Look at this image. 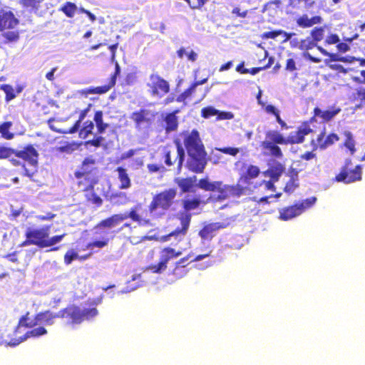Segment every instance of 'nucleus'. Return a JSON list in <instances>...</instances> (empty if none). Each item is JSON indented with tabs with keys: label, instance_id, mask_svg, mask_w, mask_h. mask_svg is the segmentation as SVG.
Returning <instances> with one entry per match:
<instances>
[{
	"label": "nucleus",
	"instance_id": "1",
	"mask_svg": "<svg viewBox=\"0 0 365 365\" xmlns=\"http://www.w3.org/2000/svg\"><path fill=\"white\" fill-rule=\"evenodd\" d=\"M259 172V170L257 167L250 166L247 172V175L241 177L236 186L224 185L221 181L212 182L208 178L200 180L199 186L205 190L217 192V198L219 200L225 199L230 195H241L247 194L250 188L245 187V185L249 184V179L257 177Z\"/></svg>",
	"mask_w": 365,
	"mask_h": 365
},
{
	"label": "nucleus",
	"instance_id": "2",
	"mask_svg": "<svg viewBox=\"0 0 365 365\" xmlns=\"http://www.w3.org/2000/svg\"><path fill=\"white\" fill-rule=\"evenodd\" d=\"M183 135L184 144L189 155L188 168L195 173H202L207 160L206 153L199 133L197 130H192L185 133Z\"/></svg>",
	"mask_w": 365,
	"mask_h": 365
},
{
	"label": "nucleus",
	"instance_id": "3",
	"mask_svg": "<svg viewBox=\"0 0 365 365\" xmlns=\"http://www.w3.org/2000/svg\"><path fill=\"white\" fill-rule=\"evenodd\" d=\"M49 226L40 229L29 228L26 232V240L21 244V246L34 245L41 248L52 247L61 242L66 235L63 234L49 237Z\"/></svg>",
	"mask_w": 365,
	"mask_h": 365
},
{
	"label": "nucleus",
	"instance_id": "4",
	"mask_svg": "<svg viewBox=\"0 0 365 365\" xmlns=\"http://www.w3.org/2000/svg\"><path fill=\"white\" fill-rule=\"evenodd\" d=\"M277 144H287L286 138L281 133L276 130H269L266 133V138L262 143V147L264 153L267 155L273 156L276 158H282V153Z\"/></svg>",
	"mask_w": 365,
	"mask_h": 365
},
{
	"label": "nucleus",
	"instance_id": "5",
	"mask_svg": "<svg viewBox=\"0 0 365 365\" xmlns=\"http://www.w3.org/2000/svg\"><path fill=\"white\" fill-rule=\"evenodd\" d=\"M97 314L98 310L96 308L81 309L76 306H70L54 315L56 316V318H68L72 324H80L84 319H92Z\"/></svg>",
	"mask_w": 365,
	"mask_h": 365
},
{
	"label": "nucleus",
	"instance_id": "6",
	"mask_svg": "<svg viewBox=\"0 0 365 365\" xmlns=\"http://www.w3.org/2000/svg\"><path fill=\"white\" fill-rule=\"evenodd\" d=\"M55 319L56 316L54 314L50 312L38 314L34 318L30 317L29 314H27L20 319L19 327L16 331L17 333L21 332V329L23 327H34L39 326L36 328L37 329L41 327V325H51L53 324ZM43 329H45L44 327Z\"/></svg>",
	"mask_w": 365,
	"mask_h": 365
},
{
	"label": "nucleus",
	"instance_id": "7",
	"mask_svg": "<svg viewBox=\"0 0 365 365\" xmlns=\"http://www.w3.org/2000/svg\"><path fill=\"white\" fill-rule=\"evenodd\" d=\"M317 197H312L304 200L300 203L284 207L279 210L281 220L287 221L302 214L306 210L312 207L316 202Z\"/></svg>",
	"mask_w": 365,
	"mask_h": 365
},
{
	"label": "nucleus",
	"instance_id": "8",
	"mask_svg": "<svg viewBox=\"0 0 365 365\" xmlns=\"http://www.w3.org/2000/svg\"><path fill=\"white\" fill-rule=\"evenodd\" d=\"M46 333V330L42 327L33 329L30 331H27L24 337L18 339H11L10 334L7 333V330L3 327L0 328V345L15 346L21 342L26 340L30 336H39Z\"/></svg>",
	"mask_w": 365,
	"mask_h": 365
},
{
	"label": "nucleus",
	"instance_id": "9",
	"mask_svg": "<svg viewBox=\"0 0 365 365\" xmlns=\"http://www.w3.org/2000/svg\"><path fill=\"white\" fill-rule=\"evenodd\" d=\"M176 194V190L170 188L155 196L150 206V212H153L158 208L168 210L173 204Z\"/></svg>",
	"mask_w": 365,
	"mask_h": 365
},
{
	"label": "nucleus",
	"instance_id": "10",
	"mask_svg": "<svg viewBox=\"0 0 365 365\" xmlns=\"http://www.w3.org/2000/svg\"><path fill=\"white\" fill-rule=\"evenodd\" d=\"M351 164V160H346L344 167L341 172L336 176L337 182H343L344 183H351L361 179V168L359 165L355 167L354 169L349 168Z\"/></svg>",
	"mask_w": 365,
	"mask_h": 365
},
{
	"label": "nucleus",
	"instance_id": "11",
	"mask_svg": "<svg viewBox=\"0 0 365 365\" xmlns=\"http://www.w3.org/2000/svg\"><path fill=\"white\" fill-rule=\"evenodd\" d=\"M148 86L153 97L161 98L169 91L168 83L158 76H151Z\"/></svg>",
	"mask_w": 365,
	"mask_h": 365
},
{
	"label": "nucleus",
	"instance_id": "12",
	"mask_svg": "<svg viewBox=\"0 0 365 365\" xmlns=\"http://www.w3.org/2000/svg\"><path fill=\"white\" fill-rule=\"evenodd\" d=\"M181 254V252H176L173 248H165L160 253V259L159 263L156 265L150 266L147 269H150L155 273H160L166 269L167 263L170 259L177 257Z\"/></svg>",
	"mask_w": 365,
	"mask_h": 365
},
{
	"label": "nucleus",
	"instance_id": "13",
	"mask_svg": "<svg viewBox=\"0 0 365 365\" xmlns=\"http://www.w3.org/2000/svg\"><path fill=\"white\" fill-rule=\"evenodd\" d=\"M15 155L26 161L31 166L37 165L38 153L32 145H28L23 150H17Z\"/></svg>",
	"mask_w": 365,
	"mask_h": 365
},
{
	"label": "nucleus",
	"instance_id": "14",
	"mask_svg": "<svg viewBox=\"0 0 365 365\" xmlns=\"http://www.w3.org/2000/svg\"><path fill=\"white\" fill-rule=\"evenodd\" d=\"M283 170L284 167L282 164L277 165L274 168H272L268 170L267 175L270 178V180L263 181V182L260 184V186L263 187L264 189L273 190L274 187V182L278 180Z\"/></svg>",
	"mask_w": 365,
	"mask_h": 365
},
{
	"label": "nucleus",
	"instance_id": "15",
	"mask_svg": "<svg viewBox=\"0 0 365 365\" xmlns=\"http://www.w3.org/2000/svg\"><path fill=\"white\" fill-rule=\"evenodd\" d=\"M184 150L180 147L179 143L173 148V150H169L166 153L165 163L168 165H171L173 162L178 160V168H180L184 159Z\"/></svg>",
	"mask_w": 365,
	"mask_h": 365
},
{
	"label": "nucleus",
	"instance_id": "16",
	"mask_svg": "<svg viewBox=\"0 0 365 365\" xmlns=\"http://www.w3.org/2000/svg\"><path fill=\"white\" fill-rule=\"evenodd\" d=\"M154 117L155 115L153 113L147 110H142L140 111L133 113L131 118L136 123L138 126H141L145 124L150 123L154 120Z\"/></svg>",
	"mask_w": 365,
	"mask_h": 365
},
{
	"label": "nucleus",
	"instance_id": "17",
	"mask_svg": "<svg viewBox=\"0 0 365 365\" xmlns=\"http://www.w3.org/2000/svg\"><path fill=\"white\" fill-rule=\"evenodd\" d=\"M63 123L61 120H52L48 121V125L51 130L60 133H73L78 130L80 125V120H78L73 126L67 128L62 125Z\"/></svg>",
	"mask_w": 365,
	"mask_h": 365
},
{
	"label": "nucleus",
	"instance_id": "18",
	"mask_svg": "<svg viewBox=\"0 0 365 365\" xmlns=\"http://www.w3.org/2000/svg\"><path fill=\"white\" fill-rule=\"evenodd\" d=\"M18 24L19 20L14 17L11 11L0 13V31L12 29Z\"/></svg>",
	"mask_w": 365,
	"mask_h": 365
},
{
	"label": "nucleus",
	"instance_id": "19",
	"mask_svg": "<svg viewBox=\"0 0 365 365\" xmlns=\"http://www.w3.org/2000/svg\"><path fill=\"white\" fill-rule=\"evenodd\" d=\"M175 182L178 185V186L181 188L182 191L185 192H191L193 191V189L195 186H199V183L195 184L196 177L188 178H178L175 179Z\"/></svg>",
	"mask_w": 365,
	"mask_h": 365
},
{
	"label": "nucleus",
	"instance_id": "20",
	"mask_svg": "<svg viewBox=\"0 0 365 365\" xmlns=\"http://www.w3.org/2000/svg\"><path fill=\"white\" fill-rule=\"evenodd\" d=\"M127 218L128 215L126 213L114 215L112 217L101 221L98 226L109 228L114 227Z\"/></svg>",
	"mask_w": 365,
	"mask_h": 365
},
{
	"label": "nucleus",
	"instance_id": "21",
	"mask_svg": "<svg viewBox=\"0 0 365 365\" xmlns=\"http://www.w3.org/2000/svg\"><path fill=\"white\" fill-rule=\"evenodd\" d=\"M321 21L322 18L319 16L309 18L307 15H303L297 20V24L302 28L311 27L315 24L321 23Z\"/></svg>",
	"mask_w": 365,
	"mask_h": 365
},
{
	"label": "nucleus",
	"instance_id": "22",
	"mask_svg": "<svg viewBox=\"0 0 365 365\" xmlns=\"http://www.w3.org/2000/svg\"><path fill=\"white\" fill-rule=\"evenodd\" d=\"M294 34L293 33H287L286 31H282V30H277V31H268V32H265L262 34V38H276L277 36H282V43H285L287 42V41L290 40L292 36H294Z\"/></svg>",
	"mask_w": 365,
	"mask_h": 365
},
{
	"label": "nucleus",
	"instance_id": "23",
	"mask_svg": "<svg viewBox=\"0 0 365 365\" xmlns=\"http://www.w3.org/2000/svg\"><path fill=\"white\" fill-rule=\"evenodd\" d=\"M324 134L321 133L317 137V145L321 148H326L327 147L332 145L334 142L339 140V137L336 134L332 133L328 135L326 139L324 140Z\"/></svg>",
	"mask_w": 365,
	"mask_h": 365
},
{
	"label": "nucleus",
	"instance_id": "24",
	"mask_svg": "<svg viewBox=\"0 0 365 365\" xmlns=\"http://www.w3.org/2000/svg\"><path fill=\"white\" fill-rule=\"evenodd\" d=\"M284 180L285 181V186L284 190L287 192H292L297 186V172L292 171L290 175H285Z\"/></svg>",
	"mask_w": 365,
	"mask_h": 365
},
{
	"label": "nucleus",
	"instance_id": "25",
	"mask_svg": "<svg viewBox=\"0 0 365 365\" xmlns=\"http://www.w3.org/2000/svg\"><path fill=\"white\" fill-rule=\"evenodd\" d=\"M178 56L180 58L186 57L189 61L195 62L198 57V53L190 48H180L177 51Z\"/></svg>",
	"mask_w": 365,
	"mask_h": 365
},
{
	"label": "nucleus",
	"instance_id": "26",
	"mask_svg": "<svg viewBox=\"0 0 365 365\" xmlns=\"http://www.w3.org/2000/svg\"><path fill=\"white\" fill-rule=\"evenodd\" d=\"M118 178L120 182V187L121 189H127L130 187V180L126 170L123 168H118Z\"/></svg>",
	"mask_w": 365,
	"mask_h": 365
},
{
	"label": "nucleus",
	"instance_id": "27",
	"mask_svg": "<svg viewBox=\"0 0 365 365\" xmlns=\"http://www.w3.org/2000/svg\"><path fill=\"white\" fill-rule=\"evenodd\" d=\"M344 135L345 137L344 143V146L350 151L351 155H354L356 151V148L355 140L352 133L349 131H344Z\"/></svg>",
	"mask_w": 365,
	"mask_h": 365
},
{
	"label": "nucleus",
	"instance_id": "28",
	"mask_svg": "<svg viewBox=\"0 0 365 365\" xmlns=\"http://www.w3.org/2000/svg\"><path fill=\"white\" fill-rule=\"evenodd\" d=\"M339 109L322 110L319 108H316L314 110V113L317 116L321 117L324 120H329L334 118L339 112Z\"/></svg>",
	"mask_w": 365,
	"mask_h": 365
},
{
	"label": "nucleus",
	"instance_id": "29",
	"mask_svg": "<svg viewBox=\"0 0 365 365\" xmlns=\"http://www.w3.org/2000/svg\"><path fill=\"white\" fill-rule=\"evenodd\" d=\"M115 84V76H112L108 84L98 86L90 91L91 93L102 94L108 92Z\"/></svg>",
	"mask_w": 365,
	"mask_h": 365
},
{
	"label": "nucleus",
	"instance_id": "30",
	"mask_svg": "<svg viewBox=\"0 0 365 365\" xmlns=\"http://www.w3.org/2000/svg\"><path fill=\"white\" fill-rule=\"evenodd\" d=\"M207 81V78H205L202 81H197L195 82V83L192 84V86L189 88L187 89V91H185L182 94H181L178 98V101H185L189 96H190L192 95V93L195 91V88L197 86L199 85H202L204 84L205 83H206Z\"/></svg>",
	"mask_w": 365,
	"mask_h": 365
},
{
	"label": "nucleus",
	"instance_id": "31",
	"mask_svg": "<svg viewBox=\"0 0 365 365\" xmlns=\"http://www.w3.org/2000/svg\"><path fill=\"white\" fill-rule=\"evenodd\" d=\"M78 148V144L76 143H66L56 148V150L61 153L71 154Z\"/></svg>",
	"mask_w": 365,
	"mask_h": 365
},
{
	"label": "nucleus",
	"instance_id": "32",
	"mask_svg": "<svg viewBox=\"0 0 365 365\" xmlns=\"http://www.w3.org/2000/svg\"><path fill=\"white\" fill-rule=\"evenodd\" d=\"M167 131L175 130L178 127V120L175 114L170 113L165 118Z\"/></svg>",
	"mask_w": 365,
	"mask_h": 365
},
{
	"label": "nucleus",
	"instance_id": "33",
	"mask_svg": "<svg viewBox=\"0 0 365 365\" xmlns=\"http://www.w3.org/2000/svg\"><path fill=\"white\" fill-rule=\"evenodd\" d=\"M220 227L217 224H212L205 227L200 232V235L202 239H208L212 237V232L218 229Z\"/></svg>",
	"mask_w": 365,
	"mask_h": 365
},
{
	"label": "nucleus",
	"instance_id": "34",
	"mask_svg": "<svg viewBox=\"0 0 365 365\" xmlns=\"http://www.w3.org/2000/svg\"><path fill=\"white\" fill-rule=\"evenodd\" d=\"M77 6L71 2H67L61 8V11L68 16V17H73L76 11L77 10Z\"/></svg>",
	"mask_w": 365,
	"mask_h": 365
},
{
	"label": "nucleus",
	"instance_id": "35",
	"mask_svg": "<svg viewBox=\"0 0 365 365\" xmlns=\"http://www.w3.org/2000/svg\"><path fill=\"white\" fill-rule=\"evenodd\" d=\"M11 125L12 123L11 122H6L0 125V133L6 139L11 140L14 138V134L9 132Z\"/></svg>",
	"mask_w": 365,
	"mask_h": 365
},
{
	"label": "nucleus",
	"instance_id": "36",
	"mask_svg": "<svg viewBox=\"0 0 365 365\" xmlns=\"http://www.w3.org/2000/svg\"><path fill=\"white\" fill-rule=\"evenodd\" d=\"M94 165V160L91 158H86L84 160V161L83 162V165H82V170L83 171H78L76 173V178H81L85 173H87L89 171V169H90V165Z\"/></svg>",
	"mask_w": 365,
	"mask_h": 365
},
{
	"label": "nucleus",
	"instance_id": "37",
	"mask_svg": "<svg viewBox=\"0 0 365 365\" xmlns=\"http://www.w3.org/2000/svg\"><path fill=\"white\" fill-rule=\"evenodd\" d=\"M94 125L91 121H86L84 123V127L80 130L79 135L82 138H86L89 134L92 133V130Z\"/></svg>",
	"mask_w": 365,
	"mask_h": 365
},
{
	"label": "nucleus",
	"instance_id": "38",
	"mask_svg": "<svg viewBox=\"0 0 365 365\" xmlns=\"http://www.w3.org/2000/svg\"><path fill=\"white\" fill-rule=\"evenodd\" d=\"M303 140L304 138L298 130L296 132L291 133L288 138L286 139V141H287V143H302Z\"/></svg>",
	"mask_w": 365,
	"mask_h": 365
},
{
	"label": "nucleus",
	"instance_id": "39",
	"mask_svg": "<svg viewBox=\"0 0 365 365\" xmlns=\"http://www.w3.org/2000/svg\"><path fill=\"white\" fill-rule=\"evenodd\" d=\"M1 89L3 90L6 93V101H10L16 97L14 88L11 86L2 85L1 86Z\"/></svg>",
	"mask_w": 365,
	"mask_h": 365
},
{
	"label": "nucleus",
	"instance_id": "40",
	"mask_svg": "<svg viewBox=\"0 0 365 365\" xmlns=\"http://www.w3.org/2000/svg\"><path fill=\"white\" fill-rule=\"evenodd\" d=\"M78 255L73 250H68L64 256V262L67 264H71L74 259H78Z\"/></svg>",
	"mask_w": 365,
	"mask_h": 365
},
{
	"label": "nucleus",
	"instance_id": "41",
	"mask_svg": "<svg viewBox=\"0 0 365 365\" xmlns=\"http://www.w3.org/2000/svg\"><path fill=\"white\" fill-rule=\"evenodd\" d=\"M217 113H218V110L215 109V108H213L212 106H209V107L204 108L203 109H202V115L205 118H208L212 115H217Z\"/></svg>",
	"mask_w": 365,
	"mask_h": 365
},
{
	"label": "nucleus",
	"instance_id": "42",
	"mask_svg": "<svg viewBox=\"0 0 365 365\" xmlns=\"http://www.w3.org/2000/svg\"><path fill=\"white\" fill-rule=\"evenodd\" d=\"M16 151L6 147H0V159L9 158L11 155L14 154Z\"/></svg>",
	"mask_w": 365,
	"mask_h": 365
},
{
	"label": "nucleus",
	"instance_id": "43",
	"mask_svg": "<svg viewBox=\"0 0 365 365\" xmlns=\"http://www.w3.org/2000/svg\"><path fill=\"white\" fill-rule=\"evenodd\" d=\"M222 152L220 150V149H217L216 148L215 150L212 151V153H211V155H210V160L214 163V164H217L219 163H220L221 161V159L222 158Z\"/></svg>",
	"mask_w": 365,
	"mask_h": 365
},
{
	"label": "nucleus",
	"instance_id": "44",
	"mask_svg": "<svg viewBox=\"0 0 365 365\" xmlns=\"http://www.w3.org/2000/svg\"><path fill=\"white\" fill-rule=\"evenodd\" d=\"M312 36L316 41H321L324 36V29L322 28H315L312 32Z\"/></svg>",
	"mask_w": 365,
	"mask_h": 365
},
{
	"label": "nucleus",
	"instance_id": "45",
	"mask_svg": "<svg viewBox=\"0 0 365 365\" xmlns=\"http://www.w3.org/2000/svg\"><path fill=\"white\" fill-rule=\"evenodd\" d=\"M315 43L310 39L301 40L299 48L301 50H308L315 46Z\"/></svg>",
	"mask_w": 365,
	"mask_h": 365
},
{
	"label": "nucleus",
	"instance_id": "46",
	"mask_svg": "<svg viewBox=\"0 0 365 365\" xmlns=\"http://www.w3.org/2000/svg\"><path fill=\"white\" fill-rule=\"evenodd\" d=\"M199 205V200H187L185 201V208L187 210H191L196 208Z\"/></svg>",
	"mask_w": 365,
	"mask_h": 365
},
{
	"label": "nucleus",
	"instance_id": "47",
	"mask_svg": "<svg viewBox=\"0 0 365 365\" xmlns=\"http://www.w3.org/2000/svg\"><path fill=\"white\" fill-rule=\"evenodd\" d=\"M217 120H230L234 118V114L231 112H225L218 110V113L217 114Z\"/></svg>",
	"mask_w": 365,
	"mask_h": 365
},
{
	"label": "nucleus",
	"instance_id": "48",
	"mask_svg": "<svg viewBox=\"0 0 365 365\" xmlns=\"http://www.w3.org/2000/svg\"><path fill=\"white\" fill-rule=\"evenodd\" d=\"M326 63L331 70L337 71L341 73H346V70L340 64L331 63L329 62L327 60H326Z\"/></svg>",
	"mask_w": 365,
	"mask_h": 365
},
{
	"label": "nucleus",
	"instance_id": "49",
	"mask_svg": "<svg viewBox=\"0 0 365 365\" xmlns=\"http://www.w3.org/2000/svg\"><path fill=\"white\" fill-rule=\"evenodd\" d=\"M262 107L267 113L273 114L276 116L279 113V110L272 105H266L264 103V106Z\"/></svg>",
	"mask_w": 365,
	"mask_h": 365
},
{
	"label": "nucleus",
	"instance_id": "50",
	"mask_svg": "<svg viewBox=\"0 0 365 365\" xmlns=\"http://www.w3.org/2000/svg\"><path fill=\"white\" fill-rule=\"evenodd\" d=\"M4 36L11 41H15L19 38V33L17 31H9L4 34Z\"/></svg>",
	"mask_w": 365,
	"mask_h": 365
},
{
	"label": "nucleus",
	"instance_id": "51",
	"mask_svg": "<svg viewBox=\"0 0 365 365\" xmlns=\"http://www.w3.org/2000/svg\"><path fill=\"white\" fill-rule=\"evenodd\" d=\"M221 152L225 154L230 155H236L239 153L238 148H225L220 149Z\"/></svg>",
	"mask_w": 365,
	"mask_h": 365
},
{
	"label": "nucleus",
	"instance_id": "52",
	"mask_svg": "<svg viewBox=\"0 0 365 365\" xmlns=\"http://www.w3.org/2000/svg\"><path fill=\"white\" fill-rule=\"evenodd\" d=\"M356 58L353 56H346V57H339L338 55H336V57L334 58L332 61H338L341 62H346V63H353Z\"/></svg>",
	"mask_w": 365,
	"mask_h": 365
},
{
	"label": "nucleus",
	"instance_id": "53",
	"mask_svg": "<svg viewBox=\"0 0 365 365\" xmlns=\"http://www.w3.org/2000/svg\"><path fill=\"white\" fill-rule=\"evenodd\" d=\"M325 42L328 44H334L339 42V37L336 34H330L326 38Z\"/></svg>",
	"mask_w": 365,
	"mask_h": 365
},
{
	"label": "nucleus",
	"instance_id": "54",
	"mask_svg": "<svg viewBox=\"0 0 365 365\" xmlns=\"http://www.w3.org/2000/svg\"><path fill=\"white\" fill-rule=\"evenodd\" d=\"M181 223L182 225V228L180 232L185 234L190 224V216L188 215H186L185 217L182 219Z\"/></svg>",
	"mask_w": 365,
	"mask_h": 365
},
{
	"label": "nucleus",
	"instance_id": "55",
	"mask_svg": "<svg viewBox=\"0 0 365 365\" xmlns=\"http://www.w3.org/2000/svg\"><path fill=\"white\" fill-rule=\"evenodd\" d=\"M106 245H107V241H96L93 243H89L87 245V248L92 249L94 247L101 248V247H105Z\"/></svg>",
	"mask_w": 365,
	"mask_h": 365
},
{
	"label": "nucleus",
	"instance_id": "56",
	"mask_svg": "<svg viewBox=\"0 0 365 365\" xmlns=\"http://www.w3.org/2000/svg\"><path fill=\"white\" fill-rule=\"evenodd\" d=\"M128 217H130L133 221L139 222V224H142V219L139 216V215L137 214V212L135 210H132L130 212L129 214H127Z\"/></svg>",
	"mask_w": 365,
	"mask_h": 365
},
{
	"label": "nucleus",
	"instance_id": "57",
	"mask_svg": "<svg viewBox=\"0 0 365 365\" xmlns=\"http://www.w3.org/2000/svg\"><path fill=\"white\" fill-rule=\"evenodd\" d=\"M299 130L301 135H302V137L304 138V135H306L310 133L311 129L307 124H303L302 125L300 126V128H299Z\"/></svg>",
	"mask_w": 365,
	"mask_h": 365
},
{
	"label": "nucleus",
	"instance_id": "58",
	"mask_svg": "<svg viewBox=\"0 0 365 365\" xmlns=\"http://www.w3.org/2000/svg\"><path fill=\"white\" fill-rule=\"evenodd\" d=\"M118 200L116 201L117 203L125 204L128 202V198L125 192H120L118 195Z\"/></svg>",
	"mask_w": 365,
	"mask_h": 365
},
{
	"label": "nucleus",
	"instance_id": "59",
	"mask_svg": "<svg viewBox=\"0 0 365 365\" xmlns=\"http://www.w3.org/2000/svg\"><path fill=\"white\" fill-rule=\"evenodd\" d=\"M117 48H118V43L111 45L108 48L111 52V58H110L111 62L115 61V51H116Z\"/></svg>",
	"mask_w": 365,
	"mask_h": 365
},
{
	"label": "nucleus",
	"instance_id": "60",
	"mask_svg": "<svg viewBox=\"0 0 365 365\" xmlns=\"http://www.w3.org/2000/svg\"><path fill=\"white\" fill-rule=\"evenodd\" d=\"M286 68L289 71H294L296 69L295 62L293 59L289 58L287 61Z\"/></svg>",
	"mask_w": 365,
	"mask_h": 365
},
{
	"label": "nucleus",
	"instance_id": "61",
	"mask_svg": "<svg viewBox=\"0 0 365 365\" xmlns=\"http://www.w3.org/2000/svg\"><path fill=\"white\" fill-rule=\"evenodd\" d=\"M148 168L150 172L154 173V172H158L160 169H163L164 168L163 166H158V165H155V164H148Z\"/></svg>",
	"mask_w": 365,
	"mask_h": 365
},
{
	"label": "nucleus",
	"instance_id": "62",
	"mask_svg": "<svg viewBox=\"0 0 365 365\" xmlns=\"http://www.w3.org/2000/svg\"><path fill=\"white\" fill-rule=\"evenodd\" d=\"M97 129L98 130V133H103L106 128H107L108 125L103 123V120L100 122L96 123Z\"/></svg>",
	"mask_w": 365,
	"mask_h": 365
},
{
	"label": "nucleus",
	"instance_id": "63",
	"mask_svg": "<svg viewBox=\"0 0 365 365\" xmlns=\"http://www.w3.org/2000/svg\"><path fill=\"white\" fill-rule=\"evenodd\" d=\"M337 48L339 51L346 52L349 50L350 47L345 43H340L337 45Z\"/></svg>",
	"mask_w": 365,
	"mask_h": 365
},
{
	"label": "nucleus",
	"instance_id": "64",
	"mask_svg": "<svg viewBox=\"0 0 365 365\" xmlns=\"http://www.w3.org/2000/svg\"><path fill=\"white\" fill-rule=\"evenodd\" d=\"M196 2L192 6L191 4V8L192 9H198L202 6L208 0H195Z\"/></svg>",
	"mask_w": 365,
	"mask_h": 365
}]
</instances>
